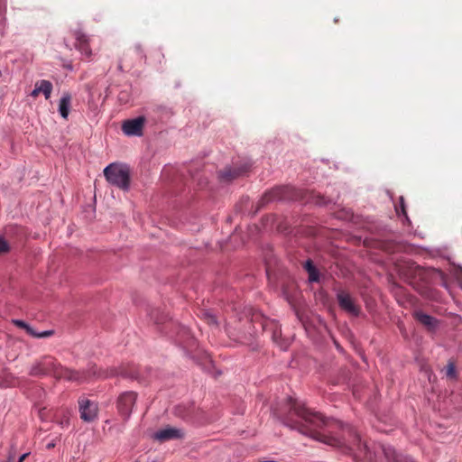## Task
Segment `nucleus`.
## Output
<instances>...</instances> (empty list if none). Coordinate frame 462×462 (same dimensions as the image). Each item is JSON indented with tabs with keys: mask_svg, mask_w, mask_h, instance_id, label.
<instances>
[{
	"mask_svg": "<svg viewBox=\"0 0 462 462\" xmlns=\"http://www.w3.org/2000/svg\"><path fill=\"white\" fill-rule=\"evenodd\" d=\"M279 418L284 426L291 430H296L300 433L321 443L343 448L347 441L356 446L358 450L364 451L365 454L368 450L366 443H362L360 435L349 425H341L345 433L344 437L319 432V429L328 425V420L321 413L311 411L305 406V403L291 396L287 397Z\"/></svg>",
	"mask_w": 462,
	"mask_h": 462,
	"instance_id": "obj_1",
	"label": "nucleus"
},
{
	"mask_svg": "<svg viewBox=\"0 0 462 462\" xmlns=\"http://www.w3.org/2000/svg\"><path fill=\"white\" fill-rule=\"evenodd\" d=\"M104 175L106 180L124 190L129 188L130 174L127 167L112 163L104 170Z\"/></svg>",
	"mask_w": 462,
	"mask_h": 462,
	"instance_id": "obj_2",
	"label": "nucleus"
},
{
	"mask_svg": "<svg viewBox=\"0 0 462 462\" xmlns=\"http://www.w3.org/2000/svg\"><path fill=\"white\" fill-rule=\"evenodd\" d=\"M68 370L51 356H44L32 369V375H63Z\"/></svg>",
	"mask_w": 462,
	"mask_h": 462,
	"instance_id": "obj_3",
	"label": "nucleus"
},
{
	"mask_svg": "<svg viewBox=\"0 0 462 462\" xmlns=\"http://www.w3.org/2000/svg\"><path fill=\"white\" fill-rule=\"evenodd\" d=\"M337 300L340 309L346 313L355 317L360 314V306L348 291L338 290L337 291Z\"/></svg>",
	"mask_w": 462,
	"mask_h": 462,
	"instance_id": "obj_4",
	"label": "nucleus"
},
{
	"mask_svg": "<svg viewBox=\"0 0 462 462\" xmlns=\"http://www.w3.org/2000/svg\"><path fill=\"white\" fill-rule=\"evenodd\" d=\"M79 411L80 419L87 423L95 421L98 416V405L87 398L79 400Z\"/></svg>",
	"mask_w": 462,
	"mask_h": 462,
	"instance_id": "obj_5",
	"label": "nucleus"
},
{
	"mask_svg": "<svg viewBox=\"0 0 462 462\" xmlns=\"http://www.w3.org/2000/svg\"><path fill=\"white\" fill-rule=\"evenodd\" d=\"M137 394L134 392L129 391L121 393L117 399L118 412L126 420L130 417L133 407L135 404Z\"/></svg>",
	"mask_w": 462,
	"mask_h": 462,
	"instance_id": "obj_6",
	"label": "nucleus"
},
{
	"mask_svg": "<svg viewBox=\"0 0 462 462\" xmlns=\"http://www.w3.org/2000/svg\"><path fill=\"white\" fill-rule=\"evenodd\" d=\"M145 118L138 116L134 119L126 120L122 125V130L126 135L141 136L144 126Z\"/></svg>",
	"mask_w": 462,
	"mask_h": 462,
	"instance_id": "obj_7",
	"label": "nucleus"
},
{
	"mask_svg": "<svg viewBox=\"0 0 462 462\" xmlns=\"http://www.w3.org/2000/svg\"><path fill=\"white\" fill-rule=\"evenodd\" d=\"M74 37L76 39V43H75L76 49H78L87 58H90L92 55V51L89 47L88 37L80 31L75 32Z\"/></svg>",
	"mask_w": 462,
	"mask_h": 462,
	"instance_id": "obj_8",
	"label": "nucleus"
},
{
	"mask_svg": "<svg viewBox=\"0 0 462 462\" xmlns=\"http://www.w3.org/2000/svg\"><path fill=\"white\" fill-rule=\"evenodd\" d=\"M382 450L388 461L391 462H414L410 457H402L390 445H382Z\"/></svg>",
	"mask_w": 462,
	"mask_h": 462,
	"instance_id": "obj_9",
	"label": "nucleus"
},
{
	"mask_svg": "<svg viewBox=\"0 0 462 462\" xmlns=\"http://www.w3.org/2000/svg\"><path fill=\"white\" fill-rule=\"evenodd\" d=\"M52 91V84L49 80L42 79L36 81L34 89L32 91L31 96L36 97L40 93H42L46 99L51 97Z\"/></svg>",
	"mask_w": 462,
	"mask_h": 462,
	"instance_id": "obj_10",
	"label": "nucleus"
},
{
	"mask_svg": "<svg viewBox=\"0 0 462 462\" xmlns=\"http://www.w3.org/2000/svg\"><path fill=\"white\" fill-rule=\"evenodd\" d=\"M183 433L180 430L175 428H167L155 433V438L161 441L182 438Z\"/></svg>",
	"mask_w": 462,
	"mask_h": 462,
	"instance_id": "obj_11",
	"label": "nucleus"
},
{
	"mask_svg": "<svg viewBox=\"0 0 462 462\" xmlns=\"http://www.w3.org/2000/svg\"><path fill=\"white\" fill-rule=\"evenodd\" d=\"M130 57L134 58L135 61L141 62L146 60V56L144 51L141 44H135L134 47L130 48L125 53V58L121 60L123 63L125 59Z\"/></svg>",
	"mask_w": 462,
	"mask_h": 462,
	"instance_id": "obj_12",
	"label": "nucleus"
},
{
	"mask_svg": "<svg viewBox=\"0 0 462 462\" xmlns=\"http://www.w3.org/2000/svg\"><path fill=\"white\" fill-rule=\"evenodd\" d=\"M413 316L417 321L430 329L434 328L436 326L437 320L422 311H415Z\"/></svg>",
	"mask_w": 462,
	"mask_h": 462,
	"instance_id": "obj_13",
	"label": "nucleus"
},
{
	"mask_svg": "<svg viewBox=\"0 0 462 462\" xmlns=\"http://www.w3.org/2000/svg\"><path fill=\"white\" fill-rule=\"evenodd\" d=\"M70 103L71 95L69 93H64L59 104V112L64 119H67L69 116Z\"/></svg>",
	"mask_w": 462,
	"mask_h": 462,
	"instance_id": "obj_14",
	"label": "nucleus"
},
{
	"mask_svg": "<svg viewBox=\"0 0 462 462\" xmlns=\"http://www.w3.org/2000/svg\"><path fill=\"white\" fill-rule=\"evenodd\" d=\"M304 269L307 271L309 274V281L310 282H317L319 281V272L314 266L313 262L310 259L305 262Z\"/></svg>",
	"mask_w": 462,
	"mask_h": 462,
	"instance_id": "obj_15",
	"label": "nucleus"
},
{
	"mask_svg": "<svg viewBox=\"0 0 462 462\" xmlns=\"http://www.w3.org/2000/svg\"><path fill=\"white\" fill-rule=\"evenodd\" d=\"M283 188H276L272 189L269 192H266L264 195V199L271 200L274 199H282L283 198Z\"/></svg>",
	"mask_w": 462,
	"mask_h": 462,
	"instance_id": "obj_16",
	"label": "nucleus"
},
{
	"mask_svg": "<svg viewBox=\"0 0 462 462\" xmlns=\"http://www.w3.org/2000/svg\"><path fill=\"white\" fill-rule=\"evenodd\" d=\"M240 174H241L240 171H237L236 169L235 170L228 169V170L224 171L221 173V178L224 180H233V179L238 177Z\"/></svg>",
	"mask_w": 462,
	"mask_h": 462,
	"instance_id": "obj_17",
	"label": "nucleus"
},
{
	"mask_svg": "<svg viewBox=\"0 0 462 462\" xmlns=\"http://www.w3.org/2000/svg\"><path fill=\"white\" fill-rule=\"evenodd\" d=\"M151 319H153L155 323H163L167 319V315L160 313V311L156 310L152 312Z\"/></svg>",
	"mask_w": 462,
	"mask_h": 462,
	"instance_id": "obj_18",
	"label": "nucleus"
},
{
	"mask_svg": "<svg viewBox=\"0 0 462 462\" xmlns=\"http://www.w3.org/2000/svg\"><path fill=\"white\" fill-rule=\"evenodd\" d=\"M14 377H0V388H7L14 385Z\"/></svg>",
	"mask_w": 462,
	"mask_h": 462,
	"instance_id": "obj_19",
	"label": "nucleus"
},
{
	"mask_svg": "<svg viewBox=\"0 0 462 462\" xmlns=\"http://www.w3.org/2000/svg\"><path fill=\"white\" fill-rule=\"evenodd\" d=\"M396 212L398 215L402 214L405 217L406 220L409 221L403 197H400V206L396 207Z\"/></svg>",
	"mask_w": 462,
	"mask_h": 462,
	"instance_id": "obj_20",
	"label": "nucleus"
},
{
	"mask_svg": "<svg viewBox=\"0 0 462 462\" xmlns=\"http://www.w3.org/2000/svg\"><path fill=\"white\" fill-rule=\"evenodd\" d=\"M15 456H16V446L14 444H11L10 448L8 450L6 462H16Z\"/></svg>",
	"mask_w": 462,
	"mask_h": 462,
	"instance_id": "obj_21",
	"label": "nucleus"
},
{
	"mask_svg": "<svg viewBox=\"0 0 462 462\" xmlns=\"http://www.w3.org/2000/svg\"><path fill=\"white\" fill-rule=\"evenodd\" d=\"M69 411H65L62 415V418L58 420V424L62 427V428H65V427H69Z\"/></svg>",
	"mask_w": 462,
	"mask_h": 462,
	"instance_id": "obj_22",
	"label": "nucleus"
},
{
	"mask_svg": "<svg viewBox=\"0 0 462 462\" xmlns=\"http://www.w3.org/2000/svg\"><path fill=\"white\" fill-rule=\"evenodd\" d=\"M111 375H133V371H128L125 366H121L120 371L113 370Z\"/></svg>",
	"mask_w": 462,
	"mask_h": 462,
	"instance_id": "obj_23",
	"label": "nucleus"
},
{
	"mask_svg": "<svg viewBox=\"0 0 462 462\" xmlns=\"http://www.w3.org/2000/svg\"><path fill=\"white\" fill-rule=\"evenodd\" d=\"M6 8V0H0V23L5 19Z\"/></svg>",
	"mask_w": 462,
	"mask_h": 462,
	"instance_id": "obj_24",
	"label": "nucleus"
},
{
	"mask_svg": "<svg viewBox=\"0 0 462 462\" xmlns=\"http://www.w3.org/2000/svg\"><path fill=\"white\" fill-rule=\"evenodd\" d=\"M10 250V246L8 243L2 237H0V254L8 253Z\"/></svg>",
	"mask_w": 462,
	"mask_h": 462,
	"instance_id": "obj_25",
	"label": "nucleus"
},
{
	"mask_svg": "<svg viewBox=\"0 0 462 462\" xmlns=\"http://www.w3.org/2000/svg\"><path fill=\"white\" fill-rule=\"evenodd\" d=\"M446 375H455L456 373V366L455 364L451 361L448 362V364L446 366Z\"/></svg>",
	"mask_w": 462,
	"mask_h": 462,
	"instance_id": "obj_26",
	"label": "nucleus"
},
{
	"mask_svg": "<svg viewBox=\"0 0 462 462\" xmlns=\"http://www.w3.org/2000/svg\"><path fill=\"white\" fill-rule=\"evenodd\" d=\"M205 319L209 325H217V319L214 315L210 313H205Z\"/></svg>",
	"mask_w": 462,
	"mask_h": 462,
	"instance_id": "obj_27",
	"label": "nucleus"
},
{
	"mask_svg": "<svg viewBox=\"0 0 462 462\" xmlns=\"http://www.w3.org/2000/svg\"><path fill=\"white\" fill-rule=\"evenodd\" d=\"M13 323H14L16 327H18V328H23V329L29 328V325H28L26 322H24L23 320H21V319H14V320H13Z\"/></svg>",
	"mask_w": 462,
	"mask_h": 462,
	"instance_id": "obj_28",
	"label": "nucleus"
},
{
	"mask_svg": "<svg viewBox=\"0 0 462 462\" xmlns=\"http://www.w3.org/2000/svg\"><path fill=\"white\" fill-rule=\"evenodd\" d=\"M53 334V331L51 330H46L42 333H38V337H48Z\"/></svg>",
	"mask_w": 462,
	"mask_h": 462,
	"instance_id": "obj_29",
	"label": "nucleus"
},
{
	"mask_svg": "<svg viewBox=\"0 0 462 462\" xmlns=\"http://www.w3.org/2000/svg\"><path fill=\"white\" fill-rule=\"evenodd\" d=\"M25 331L33 337H38V333H36L32 327L29 326V328H26Z\"/></svg>",
	"mask_w": 462,
	"mask_h": 462,
	"instance_id": "obj_30",
	"label": "nucleus"
},
{
	"mask_svg": "<svg viewBox=\"0 0 462 462\" xmlns=\"http://www.w3.org/2000/svg\"><path fill=\"white\" fill-rule=\"evenodd\" d=\"M30 455L29 452H26L19 457L16 462H23V460Z\"/></svg>",
	"mask_w": 462,
	"mask_h": 462,
	"instance_id": "obj_31",
	"label": "nucleus"
},
{
	"mask_svg": "<svg viewBox=\"0 0 462 462\" xmlns=\"http://www.w3.org/2000/svg\"><path fill=\"white\" fill-rule=\"evenodd\" d=\"M317 203L319 205H324V204H327L328 201L324 198H320L319 200L317 201Z\"/></svg>",
	"mask_w": 462,
	"mask_h": 462,
	"instance_id": "obj_32",
	"label": "nucleus"
},
{
	"mask_svg": "<svg viewBox=\"0 0 462 462\" xmlns=\"http://www.w3.org/2000/svg\"><path fill=\"white\" fill-rule=\"evenodd\" d=\"M53 447H54V443H49V444L47 445V448H53Z\"/></svg>",
	"mask_w": 462,
	"mask_h": 462,
	"instance_id": "obj_33",
	"label": "nucleus"
}]
</instances>
